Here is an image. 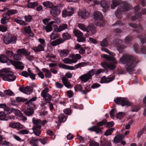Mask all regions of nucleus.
Segmentation results:
<instances>
[{"label":"nucleus","mask_w":146,"mask_h":146,"mask_svg":"<svg viewBox=\"0 0 146 146\" xmlns=\"http://www.w3.org/2000/svg\"><path fill=\"white\" fill-rule=\"evenodd\" d=\"M58 66L59 67H61L63 69L68 70H74L75 69L73 66H68L62 64H58Z\"/></svg>","instance_id":"nucleus-26"},{"label":"nucleus","mask_w":146,"mask_h":146,"mask_svg":"<svg viewBox=\"0 0 146 146\" xmlns=\"http://www.w3.org/2000/svg\"><path fill=\"white\" fill-rule=\"evenodd\" d=\"M131 8V6L127 2H122L121 3L120 7H118L115 12L116 17L119 19L121 18V15L125 11H128L130 10Z\"/></svg>","instance_id":"nucleus-3"},{"label":"nucleus","mask_w":146,"mask_h":146,"mask_svg":"<svg viewBox=\"0 0 146 146\" xmlns=\"http://www.w3.org/2000/svg\"><path fill=\"white\" fill-rule=\"evenodd\" d=\"M42 71L45 72V76L46 77L50 78L51 77L52 74L49 70L45 68L42 69Z\"/></svg>","instance_id":"nucleus-36"},{"label":"nucleus","mask_w":146,"mask_h":146,"mask_svg":"<svg viewBox=\"0 0 146 146\" xmlns=\"http://www.w3.org/2000/svg\"><path fill=\"white\" fill-rule=\"evenodd\" d=\"M125 115V113L123 112H119L116 115V117L117 118L120 119H121V117L124 116Z\"/></svg>","instance_id":"nucleus-61"},{"label":"nucleus","mask_w":146,"mask_h":146,"mask_svg":"<svg viewBox=\"0 0 146 146\" xmlns=\"http://www.w3.org/2000/svg\"><path fill=\"white\" fill-rule=\"evenodd\" d=\"M90 131H94L97 133H98L101 132L102 129L99 127L94 126L88 129Z\"/></svg>","instance_id":"nucleus-29"},{"label":"nucleus","mask_w":146,"mask_h":146,"mask_svg":"<svg viewBox=\"0 0 146 146\" xmlns=\"http://www.w3.org/2000/svg\"><path fill=\"white\" fill-rule=\"evenodd\" d=\"M52 24L51 23V22H50L48 23L47 25L44 27L46 32H48L52 31Z\"/></svg>","instance_id":"nucleus-34"},{"label":"nucleus","mask_w":146,"mask_h":146,"mask_svg":"<svg viewBox=\"0 0 146 146\" xmlns=\"http://www.w3.org/2000/svg\"><path fill=\"white\" fill-rule=\"evenodd\" d=\"M45 96L44 97H43L44 100L46 103H49L51 99V96L48 94H46Z\"/></svg>","instance_id":"nucleus-45"},{"label":"nucleus","mask_w":146,"mask_h":146,"mask_svg":"<svg viewBox=\"0 0 146 146\" xmlns=\"http://www.w3.org/2000/svg\"><path fill=\"white\" fill-rule=\"evenodd\" d=\"M0 77L3 80L9 82L13 81L16 79L13 73L6 69L0 70Z\"/></svg>","instance_id":"nucleus-2"},{"label":"nucleus","mask_w":146,"mask_h":146,"mask_svg":"<svg viewBox=\"0 0 146 146\" xmlns=\"http://www.w3.org/2000/svg\"><path fill=\"white\" fill-rule=\"evenodd\" d=\"M62 82L64 85L67 88H70L72 87V86L68 82V79L65 76L63 77L62 78Z\"/></svg>","instance_id":"nucleus-24"},{"label":"nucleus","mask_w":146,"mask_h":146,"mask_svg":"<svg viewBox=\"0 0 146 146\" xmlns=\"http://www.w3.org/2000/svg\"><path fill=\"white\" fill-rule=\"evenodd\" d=\"M54 21H51V23L53 24L54 23H56L59 24L61 23V20L60 18L58 17H55L53 19Z\"/></svg>","instance_id":"nucleus-43"},{"label":"nucleus","mask_w":146,"mask_h":146,"mask_svg":"<svg viewBox=\"0 0 146 146\" xmlns=\"http://www.w3.org/2000/svg\"><path fill=\"white\" fill-rule=\"evenodd\" d=\"M120 4L118 0H112L111 3V9H113Z\"/></svg>","instance_id":"nucleus-31"},{"label":"nucleus","mask_w":146,"mask_h":146,"mask_svg":"<svg viewBox=\"0 0 146 146\" xmlns=\"http://www.w3.org/2000/svg\"><path fill=\"white\" fill-rule=\"evenodd\" d=\"M114 43L117 47V50L120 48H123L125 47V45L121 44L122 41L119 39H116L115 40Z\"/></svg>","instance_id":"nucleus-21"},{"label":"nucleus","mask_w":146,"mask_h":146,"mask_svg":"<svg viewBox=\"0 0 146 146\" xmlns=\"http://www.w3.org/2000/svg\"><path fill=\"white\" fill-rule=\"evenodd\" d=\"M11 64L17 69L22 70L24 68V66L22 65L23 64L21 62L12 61Z\"/></svg>","instance_id":"nucleus-20"},{"label":"nucleus","mask_w":146,"mask_h":146,"mask_svg":"<svg viewBox=\"0 0 146 146\" xmlns=\"http://www.w3.org/2000/svg\"><path fill=\"white\" fill-rule=\"evenodd\" d=\"M7 115L3 111H0V120L6 121Z\"/></svg>","instance_id":"nucleus-47"},{"label":"nucleus","mask_w":146,"mask_h":146,"mask_svg":"<svg viewBox=\"0 0 146 146\" xmlns=\"http://www.w3.org/2000/svg\"><path fill=\"white\" fill-rule=\"evenodd\" d=\"M14 22H17V23L21 25H26V23L23 20H19L17 19H13Z\"/></svg>","instance_id":"nucleus-48"},{"label":"nucleus","mask_w":146,"mask_h":146,"mask_svg":"<svg viewBox=\"0 0 146 146\" xmlns=\"http://www.w3.org/2000/svg\"><path fill=\"white\" fill-rule=\"evenodd\" d=\"M28 71L29 72V76L33 80H35V75L32 73L31 72V70L29 69V68L28 69Z\"/></svg>","instance_id":"nucleus-58"},{"label":"nucleus","mask_w":146,"mask_h":146,"mask_svg":"<svg viewBox=\"0 0 146 146\" xmlns=\"http://www.w3.org/2000/svg\"><path fill=\"white\" fill-rule=\"evenodd\" d=\"M55 86L57 88L61 89L63 87L62 84L58 82H56L55 84Z\"/></svg>","instance_id":"nucleus-59"},{"label":"nucleus","mask_w":146,"mask_h":146,"mask_svg":"<svg viewBox=\"0 0 146 146\" xmlns=\"http://www.w3.org/2000/svg\"><path fill=\"white\" fill-rule=\"evenodd\" d=\"M59 121L60 122H65L67 118L66 116L63 114H60L58 117Z\"/></svg>","instance_id":"nucleus-38"},{"label":"nucleus","mask_w":146,"mask_h":146,"mask_svg":"<svg viewBox=\"0 0 146 146\" xmlns=\"http://www.w3.org/2000/svg\"><path fill=\"white\" fill-rule=\"evenodd\" d=\"M140 108V107L139 106H137L132 107L131 111L133 112H137Z\"/></svg>","instance_id":"nucleus-62"},{"label":"nucleus","mask_w":146,"mask_h":146,"mask_svg":"<svg viewBox=\"0 0 146 146\" xmlns=\"http://www.w3.org/2000/svg\"><path fill=\"white\" fill-rule=\"evenodd\" d=\"M61 10V7L60 6H54L51 9L50 14L52 16H57L60 13Z\"/></svg>","instance_id":"nucleus-9"},{"label":"nucleus","mask_w":146,"mask_h":146,"mask_svg":"<svg viewBox=\"0 0 146 146\" xmlns=\"http://www.w3.org/2000/svg\"><path fill=\"white\" fill-rule=\"evenodd\" d=\"M102 7L105 10L108 9L110 7L109 2L105 1H102L100 3Z\"/></svg>","instance_id":"nucleus-25"},{"label":"nucleus","mask_w":146,"mask_h":146,"mask_svg":"<svg viewBox=\"0 0 146 146\" xmlns=\"http://www.w3.org/2000/svg\"><path fill=\"white\" fill-rule=\"evenodd\" d=\"M48 91V88L47 87L45 88L44 90H43L42 91L41 93V96L42 97H44L45 96V95L46 94H48L47 93Z\"/></svg>","instance_id":"nucleus-57"},{"label":"nucleus","mask_w":146,"mask_h":146,"mask_svg":"<svg viewBox=\"0 0 146 146\" xmlns=\"http://www.w3.org/2000/svg\"><path fill=\"white\" fill-rule=\"evenodd\" d=\"M6 55L10 58H12L14 55V53L12 50H10L7 49L5 52Z\"/></svg>","instance_id":"nucleus-44"},{"label":"nucleus","mask_w":146,"mask_h":146,"mask_svg":"<svg viewBox=\"0 0 146 146\" xmlns=\"http://www.w3.org/2000/svg\"><path fill=\"white\" fill-rule=\"evenodd\" d=\"M108 44V40L106 38L103 39L100 42V45L102 47L106 46Z\"/></svg>","instance_id":"nucleus-52"},{"label":"nucleus","mask_w":146,"mask_h":146,"mask_svg":"<svg viewBox=\"0 0 146 146\" xmlns=\"http://www.w3.org/2000/svg\"><path fill=\"white\" fill-rule=\"evenodd\" d=\"M133 58L129 55H123L120 58L119 62L123 64H127L131 61Z\"/></svg>","instance_id":"nucleus-11"},{"label":"nucleus","mask_w":146,"mask_h":146,"mask_svg":"<svg viewBox=\"0 0 146 146\" xmlns=\"http://www.w3.org/2000/svg\"><path fill=\"white\" fill-rule=\"evenodd\" d=\"M10 38L8 36H4L3 39V41L5 44H9L10 43Z\"/></svg>","instance_id":"nucleus-60"},{"label":"nucleus","mask_w":146,"mask_h":146,"mask_svg":"<svg viewBox=\"0 0 146 146\" xmlns=\"http://www.w3.org/2000/svg\"><path fill=\"white\" fill-rule=\"evenodd\" d=\"M74 35L77 37V40L79 42H84L85 41L86 38L84 37L83 34L80 31L74 29L73 31Z\"/></svg>","instance_id":"nucleus-7"},{"label":"nucleus","mask_w":146,"mask_h":146,"mask_svg":"<svg viewBox=\"0 0 146 146\" xmlns=\"http://www.w3.org/2000/svg\"><path fill=\"white\" fill-rule=\"evenodd\" d=\"M135 59V58L133 57L132 60L126 64L125 68L127 71H131L133 70L135 64L137 63L136 59Z\"/></svg>","instance_id":"nucleus-10"},{"label":"nucleus","mask_w":146,"mask_h":146,"mask_svg":"<svg viewBox=\"0 0 146 146\" xmlns=\"http://www.w3.org/2000/svg\"><path fill=\"white\" fill-rule=\"evenodd\" d=\"M91 72H92V76H93L94 74L96 75H98L104 72V70L102 68H100L96 70L95 69H92L90 70Z\"/></svg>","instance_id":"nucleus-30"},{"label":"nucleus","mask_w":146,"mask_h":146,"mask_svg":"<svg viewBox=\"0 0 146 146\" xmlns=\"http://www.w3.org/2000/svg\"><path fill=\"white\" fill-rule=\"evenodd\" d=\"M48 139L46 137L39 139V141L43 145L46 143L48 141Z\"/></svg>","instance_id":"nucleus-55"},{"label":"nucleus","mask_w":146,"mask_h":146,"mask_svg":"<svg viewBox=\"0 0 146 146\" xmlns=\"http://www.w3.org/2000/svg\"><path fill=\"white\" fill-rule=\"evenodd\" d=\"M37 141V139H33L30 141V143L33 146H38V144L36 143H35V142Z\"/></svg>","instance_id":"nucleus-63"},{"label":"nucleus","mask_w":146,"mask_h":146,"mask_svg":"<svg viewBox=\"0 0 146 146\" xmlns=\"http://www.w3.org/2000/svg\"><path fill=\"white\" fill-rule=\"evenodd\" d=\"M19 90L23 93L27 94H30L32 92L33 88L32 87L27 86L24 88L20 87Z\"/></svg>","instance_id":"nucleus-16"},{"label":"nucleus","mask_w":146,"mask_h":146,"mask_svg":"<svg viewBox=\"0 0 146 146\" xmlns=\"http://www.w3.org/2000/svg\"><path fill=\"white\" fill-rule=\"evenodd\" d=\"M115 78V76H109L106 77L105 76H103L101 78L100 82L101 83H108L113 81Z\"/></svg>","instance_id":"nucleus-14"},{"label":"nucleus","mask_w":146,"mask_h":146,"mask_svg":"<svg viewBox=\"0 0 146 146\" xmlns=\"http://www.w3.org/2000/svg\"><path fill=\"white\" fill-rule=\"evenodd\" d=\"M32 122L33 124H36V125H40V124L41 125H43L46 124V121L45 120H44L42 121L39 119H36L35 118H33L32 119Z\"/></svg>","instance_id":"nucleus-23"},{"label":"nucleus","mask_w":146,"mask_h":146,"mask_svg":"<svg viewBox=\"0 0 146 146\" xmlns=\"http://www.w3.org/2000/svg\"><path fill=\"white\" fill-rule=\"evenodd\" d=\"M78 14L79 17L83 19H86L89 15V13L86 12L85 10L80 11L78 12Z\"/></svg>","instance_id":"nucleus-18"},{"label":"nucleus","mask_w":146,"mask_h":146,"mask_svg":"<svg viewBox=\"0 0 146 146\" xmlns=\"http://www.w3.org/2000/svg\"><path fill=\"white\" fill-rule=\"evenodd\" d=\"M86 32L88 35L91 36L95 34L97 31L95 27L92 25H90L87 27Z\"/></svg>","instance_id":"nucleus-12"},{"label":"nucleus","mask_w":146,"mask_h":146,"mask_svg":"<svg viewBox=\"0 0 146 146\" xmlns=\"http://www.w3.org/2000/svg\"><path fill=\"white\" fill-rule=\"evenodd\" d=\"M78 26L79 28L81 30L84 31L86 32L87 27H86L85 25L81 23H78Z\"/></svg>","instance_id":"nucleus-51"},{"label":"nucleus","mask_w":146,"mask_h":146,"mask_svg":"<svg viewBox=\"0 0 146 146\" xmlns=\"http://www.w3.org/2000/svg\"><path fill=\"white\" fill-rule=\"evenodd\" d=\"M81 57V56L79 54H72L68 57L63 59L62 61L65 64H71L76 63L78 60L80 59Z\"/></svg>","instance_id":"nucleus-4"},{"label":"nucleus","mask_w":146,"mask_h":146,"mask_svg":"<svg viewBox=\"0 0 146 146\" xmlns=\"http://www.w3.org/2000/svg\"><path fill=\"white\" fill-rule=\"evenodd\" d=\"M74 14L73 11H70L66 10L63 11L62 12V16L63 17H66L67 16H71Z\"/></svg>","instance_id":"nucleus-28"},{"label":"nucleus","mask_w":146,"mask_h":146,"mask_svg":"<svg viewBox=\"0 0 146 146\" xmlns=\"http://www.w3.org/2000/svg\"><path fill=\"white\" fill-rule=\"evenodd\" d=\"M21 111L27 116H29L31 115L34 113L33 110L30 109H27V110H22Z\"/></svg>","instance_id":"nucleus-37"},{"label":"nucleus","mask_w":146,"mask_h":146,"mask_svg":"<svg viewBox=\"0 0 146 146\" xmlns=\"http://www.w3.org/2000/svg\"><path fill=\"white\" fill-rule=\"evenodd\" d=\"M101 50L102 51L107 53L111 56L104 54L102 56L103 58L109 61H111L109 62L106 61L102 62L101 65L102 67L107 70L109 69L111 70H114L116 67V65L118 63L115 58L114 57L115 54L113 53L110 52V51L106 48H102Z\"/></svg>","instance_id":"nucleus-1"},{"label":"nucleus","mask_w":146,"mask_h":146,"mask_svg":"<svg viewBox=\"0 0 146 146\" xmlns=\"http://www.w3.org/2000/svg\"><path fill=\"white\" fill-rule=\"evenodd\" d=\"M0 108H3L4 111L6 112H8L9 111V109L5 104H0Z\"/></svg>","instance_id":"nucleus-50"},{"label":"nucleus","mask_w":146,"mask_h":146,"mask_svg":"<svg viewBox=\"0 0 146 146\" xmlns=\"http://www.w3.org/2000/svg\"><path fill=\"white\" fill-rule=\"evenodd\" d=\"M56 27L54 29L55 31L57 32H60L68 28V25L66 24H63L59 25L58 27L56 25Z\"/></svg>","instance_id":"nucleus-17"},{"label":"nucleus","mask_w":146,"mask_h":146,"mask_svg":"<svg viewBox=\"0 0 146 146\" xmlns=\"http://www.w3.org/2000/svg\"><path fill=\"white\" fill-rule=\"evenodd\" d=\"M36 98H37L36 97H33L30 99L28 101L25 103L26 104L28 105L27 106V109H28L33 110V109H35V105L34 103L32 102L36 100Z\"/></svg>","instance_id":"nucleus-13"},{"label":"nucleus","mask_w":146,"mask_h":146,"mask_svg":"<svg viewBox=\"0 0 146 146\" xmlns=\"http://www.w3.org/2000/svg\"><path fill=\"white\" fill-rule=\"evenodd\" d=\"M114 130V129L113 128L109 129L106 131L104 135L106 136L110 135L112 134Z\"/></svg>","instance_id":"nucleus-49"},{"label":"nucleus","mask_w":146,"mask_h":146,"mask_svg":"<svg viewBox=\"0 0 146 146\" xmlns=\"http://www.w3.org/2000/svg\"><path fill=\"white\" fill-rule=\"evenodd\" d=\"M99 143L95 141H93L90 142V146H99Z\"/></svg>","instance_id":"nucleus-64"},{"label":"nucleus","mask_w":146,"mask_h":146,"mask_svg":"<svg viewBox=\"0 0 146 146\" xmlns=\"http://www.w3.org/2000/svg\"><path fill=\"white\" fill-rule=\"evenodd\" d=\"M92 73L90 70L87 73L83 74L80 76L79 78L82 82H86L89 80L92 79V77L93 76Z\"/></svg>","instance_id":"nucleus-8"},{"label":"nucleus","mask_w":146,"mask_h":146,"mask_svg":"<svg viewBox=\"0 0 146 146\" xmlns=\"http://www.w3.org/2000/svg\"><path fill=\"white\" fill-rule=\"evenodd\" d=\"M9 60V58L7 56L4 55H0V62L2 63H6Z\"/></svg>","instance_id":"nucleus-32"},{"label":"nucleus","mask_w":146,"mask_h":146,"mask_svg":"<svg viewBox=\"0 0 146 146\" xmlns=\"http://www.w3.org/2000/svg\"><path fill=\"white\" fill-rule=\"evenodd\" d=\"M17 13V11L16 9H10L7 11L5 15L9 16L11 15L16 14Z\"/></svg>","instance_id":"nucleus-33"},{"label":"nucleus","mask_w":146,"mask_h":146,"mask_svg":"<svg viewBox=\"0 0 146 146\" xmlns=\"http://www.w3.org/2000/svg\"><path fill=\"white\" fill-rule=\"evenodd\" d=\"M70 52V50L67 49L60 50L58 51V52L59 53L60 56L63 57L67 56Z\"/></svg>","instance_id":"nucleus-22"},{"label":"nucleus","mask_w":146,"mask_h":146,"mask_svg":"<svg viewBox=\"0 0 146 146\" xmlns=\"http://www.w3.org/2000/svg\"><path fill=\"white\" fill-rule=\"evenodd\" d=\"M43 5L44 7L48 8H51L53 7V4L50 1H46L43 3Z\"/></svg>","instance_id":"nucleus-42"},{"label":"nucleus","mask_w":146,"mask_h":146,"mask_svg":"<svg viewBox=\"0 0 146 146\" xmlns=\"http://www.w3.org/2000/svg\"><path fill=\"white\" fill-rule=\"evenodd\" d=\"M93 16L94 19L98 21H102V19L103 18L101 13L98 11H94L93 13Z\"/></svg>","instance_id":"nucleus-19"},{"label":"nucleus","mask_w":146,"mask_h":146,"mask_svg":"<svg viewBox=\"0 0 146 146\" xmlns=\"http://www.w3.org/2000/svg\"><path fill=\"white\" fill-rule=\"evenodd\" d=\"M25 31V33H30V35L32 36H34L33 34L32 33L31 30L30 26H28L25 27L24 29Z\"/></svg>","instance_id":"nucleus-41"},{"label":"nucleus","mask_w":146,"mask_h":146,"mask_svg":"<svg viewBox=\"0 0 146 146\" xmlns=\"http://www.w3.org/2000/svg\"><path fill=\"white\" fill-rule=\"evenodd\" d=\"M50 39L52 40H55L56 38H58V36L57 34L53 32L50 35Z\"/></svg>","instance_id":"nucleus-53"},{"label":"nucleus","mask_w":146,"mask_h":146,"mask_svg":"<svg viewBox=\"0 0 146 146\" xmlns=\"http://www.w3.org/2000/svg\"><path fill=\"white\" fill-rule=\"evenodd\" d=\"M10 18H8L6 16H5L4 15H3V17L1 19V23L2 24H5L7 22Z\"/></svg>","instance_id":"nucleus-46"},{"label":"nucleus","mask_w":146,"mask_h":146,"mask_svg":"<svg viewBox=\"0 0 146 146\" xmlns=\"http://www.w3.org/2000/svg\"><path fill=\"white\" fill-rule=\"evenodd\" d=\"M146 129V125H145L141 129L138 131L137 135V137L138 138H140Z\"/></svg>","instance_id":"nucleus-39"},{"label":"nucleus","mask_w":146,"mask_h":146,"mask_svg":"<svg viewBox=\"0 0 146 146\" xmlns=\"http://www.w3.org/2000/svg\"><path fill=\"white\" fill-rule=\"evenodd\" d=\"M32 50L34 51L35 53L43 51L44 49V47H43L42 45L39 44L38 46H35L32 48Z\"/></svg>","instance_id":"nucleus-27"},{"label":"nucleus","mask_w":146,"mask_h":146,"mask_svg":"<svg viewBox=\"0 0 146 146\" xmlns=\"http://www.w3.org/2000/svg\"><path fill=\"white\" fill-rule=\"evenodd\" d=\"M38 41L40 43L39 44L44 48L46 46V42L45 40L43 39L39 38L38 39Z\"/></svg>","instance_id":"nucleus-54"},{"label":"nucleus","mask_w":146,"mask_h":146,"mask_svg":"<svg viewBox=\"0 0 146 146\" xmlns=\"http://www.w3.org/2000/svg\"><path fill=\"white\" fill-rule=\"evenodd\" d=\"M114 101L117 104H121L122 106H128L131 105V103L129 102L126 98L119 97L114 100Z\"/></svg>","instance_id":"nucleus-6"},{"label":"nucleus","mask_w":146,"mask_h":146,"mask_svg":"<svg viewBox=\"0 0 146 146\" xmlns=\"http://www.w3.org/2000/svg\"><path fill=\"white\" fill-rule=\"evenodd\" d=\"M62 36L63 38H60L51 42V45L55 46L62 44L64 43L65 40L69 39L71 38V35L67 33H64L62 34Z\"/></svg>","instance_id":"nucleus-5"},{"label":"nucleus","mask_w":146,"mask_h":146,"mask_svg":"<svg viewBox=\"0 0 146 146\" xmlns=\"http://www.w3.org/2000/svg\"><path fill=\"white\" fill-rule=\"evenodd\" d=\"M88 65L87 63L86 62H80L75 65L74 67L76 69L81 68L82 67L86 66Z\"/></svg>","instance_id":"nucleus-35"},{"label":"nucleus","mask_w":146,"mask_h":146,"mask_svg":"<svg viewBox=\"0 0 146 146\" xmlns=\"http://www.w3.org/2000/svg\"><path fill=\"white\" fill-rule=\"evenodd\" d=\"M41 126L40 125H35L32 128V130L34 134L36 136H38L41 134L40 129Z\"/></svg>","instance_id":"nucleus-15"},{"label":"nucleus","mask_w":146,"mask_h":146,"mask_svg":"<svg viewBox=\"0 0 146 146\" xmlns=\"http://www.w3.org/2000/svg\"><path fill=\"white\" fill-rule=\"evenodd\" d=\"M38 5V2L37 1L34 3L29 2L28 3L27 6L29 8H33Z\"/></svg>","instance_id":"nucleus-40"},{"label":"nucleus","mask_w":146,"mask_h":146,"mask_svg":"<svg viewBox=\"0 0 146 146\" xmlns=\"http://www.w3.org/2000/svg\"><path fill=\"white\" fill-rule=\"evenodd\" d=\"M16 100L18 102H23L26 101L27 100L21 97H17L16 98Z\"/></svg>","instance_id":"nucleus-56"}]
</instances>
